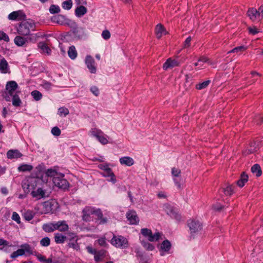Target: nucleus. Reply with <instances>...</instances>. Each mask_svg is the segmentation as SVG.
I'll list each match as a JSON object with an SVG mask.
<instances>
[{
	"label": "nucleus",
	"mask_w": 263,
	"mask_h": 263,
	"mask_svg": "<svg viewBox=\"0 0 263 263\" xmlns=\"http://www.w3.org/2000/svg\"><path fill=\"white\" fill-rule=\"evenodd\" d=\"M35 23L30 19L22 21L16 27L17 33L19 35L29 36V41L32 42H35L37 39L42 36L40 32L31 33V31L35 30Z\"/></svg>",
	"instance_id": "1"
},
{
	"label": "nucleus",
	"mask_w": 263,
	"mask_h": 263,
	"mask_svg": "<svg viewBox=\"0 0 263 263\" xmlns=\"http://www.w3.org/2000/svg\"><path fill=\"white\" fill-rule=\"evenodd\" d=\"M41 181V180L39 176L36 177H30L27 179L26 182L24 183V185H26L27 189L32 187L33 189L31 192V195L32 197L37 200L48 196V195L46 194L47 190L44 186L39 187L37 189H35V187L37 186V184Z\"/></svg>",
	"instance_id": "2"
},
{
	"label": "nucleus",
	"mask_w": 263,
	"mask_h": 263,
	"mask_svg": "<svg viewBox=\"0 0 263 263\" xmlns=\"http://www.w3.org/2000/svg\"><path fill=\"white\" fill-rule=\"evenodd\" d=\"M248 16L252 21H260L263 17V5L258 10L250 8L247 12Z\"/></svg>",
	"instance_id": "3"
},
{
	"label": "nucleus",
	"mask_w": 263,
	"mask_h": 263,
	"mask_svg": "<svg viewBox=\"0 0 263 263\" xmlns=\"http://www.w3.org/2000/svg\"><path fill=\"white\" fill-rule=\"evenodd\" d=\"M67 240L68 241V247L73 249L76 251H79L80 250V246L78 243L79 239L78 236L77 234L72 232H69L67 233Z\"/></svg>",
	"instance_id": "4"
},
{
	"label": "nucleus",
	"mask_w": 263,
	"mask_h": 263,
	"mask_svg": "<svg viewBox=\"0 0 263 263\" xmlns=\"http://www.w3.org/2000/svg\"><path fill=\"white\" fill-rule=\"evenodd\" d=\"M21 248L13 252L11 255V257L15 258L20 256H22L25 254H33L32 248L28 243H24L21 246Z\"/></svg>",
	"instance_id": "5"
},
{
	"label": "nucleus",
	"mask_w": 263,
	"mask_h": 263,
	"mask_svg": "<svg viewBox=\"0 0 263 263\" xmlns=\"http://www.w3.org/2000/svg\"><path fill=\"white\" fill-rule=\"evenodd\" d=\"M187 225L192 235L198 234L202 229V224L198 220L190 219L187 222Z\"/></svg>",
	"instance_id": "6"
},
{
	"label": "nucleus",
	"mask_w": 263,
	"mask_h": 263,
	"mask_svg": "<svg viewBox=\"0 0 263 263\" xmlns=\"http://www.w3.org/2000/svg\"><path fill=\"white\" fill-rule=\"evenodd\" d=\"M141 233L143 236L146 237L149 241H158L161 238L162 236V234L160 232H156L153 234L152 230L147 228L142 229Z\"/></svg>",
	"instance_id": "7"
},
{
	"label": "nucleus",
	"mask_w": 263,
	"mask_h": 263,
	"mask_svg": "<svg viewBox=\"0 0 263 263\" xmlns=\"http://www.w3.org/2000/svg\"><path fill=\"white\" fill-rule=\"evenodd\" d=\"M110 243L117 248L123 249L128 247L127 239L122 236H114L110 240Z\"/></svg>",
	"instance_id": "8"
},
{
	"label": "nucleus",
	"mask_w": 263,
	"mask_h": 263,
	"mask_svg": "<svg viewBox=\"0 0 263 263\" xmlns=\"http://www.w3.org/2000/svg\"><path fill=\"white\" fill-rule=\"evenodd\" d=\"M90 135L95 137L98 141L102 144L105 145L108 143L107 136L100 129L94 128H91L89 131Z\"/></svg>",
	"instance_id": "9"
},
{
	"label": "nucleus",
	"mask_w": 263,
	"mask_h": 263,
	"mask_svg": "<svg viewBox=\"0 0 263 263\" xmlns=\"http://www.w3.org/2000/svg\"><path fill=\"white\" fill-rule=\"evenodd\" d=\"M64 175L62 174H60L55 177L53 180V182L55 186L60 189H66L69 186L68 181L64 178Z\"/></svg>",
	"instance_id": "10"
},
{
	"label": "nucleus",
	"mask_w": 263,
	"mask_h": 263,
	"mask_svg": "<svg viewBox=\"0 0 263 263\" xmlns=\"http://www.w3.org/2000/svg\"><path fill=\"white\" fill-rule=\"evenodd\" d=\"M85 63L91 73H96L97 71V64L94 59L90 55H86Z\"/></svg>",
	"instance_id": "11"
},
{
	"label": "nucleus",
	"mask_w": 263,
	"mask_h": 263,
	"mask_svg": "<svg viewBox=\"0 0 263 263\" xmlns=\"http://www.w3.org/2000/svg\"><path fill=\"white\" fill-rule=\"evenodd\" d=\"M52 21L61 25H68L71 24L72 21L67 18L65 16L62 15H55L52 18Z\"/></svg>",
	"instance_id": "12"
},
{
	"label": "nucleus",
	"mask_w": 263,
	"mask_h": 263,
	"mask_svg": "<svg viewBox=\"0 0 263 263\" xmlns=\"http://www.w3.org/2000/svg\"><path fill=\"white\" fill-rule=\"evenodd\" d=\"M11 72L10 66L7 60L0 55V73L9 74Z\"/></svg>",
	"instance_id": "13"
},
{
	"label": "nucleus",
	"mask_w": 263,
	"mask_h": 263,
	"mask_svg": "<svg viewBox=\"0 0 263 263\" xmlns=\"http://www.w3.org/2000/svg\"><path fill=\"white\" fill-rule=\"evenodd\" d=\"M126 217L132 224H136L138 223L139 221L136 212L134 211H129L127 212Z\"/></svg>",
	"instance_id": "14"
},
{
	"label": "nucleus",
	"mask_w": 263,
	"mask_h": 263,
	"mask_svg": "<svg viewBox=\"0 0 263 263\" xmlns=\"http://www.w3.org/2000/svg\"><path fill=\"white\" fill-rule=\"evenodd\" d=\"M179 65V63L177 60L169 58L163 64V69L165 70H167L168 69L173 68L175 67L178 66Z\"/></svg>",
	"instance_id": "15"
},
{
	"label": "nucleus",
	"mask_w": 263,
	"mask_h": 263,
	"mask_svg": "<svg viewBox=\"0 0 263 263\" xmlns=\"http://www.w3.org/2000/svg\"><path fill=\"white\" fill-rule=\"evenodd\" d=\"M24 15L21 10L13 11L10 13L8 16V18L11 21H20L21 20Z\"/></svg>",
	"instance_id": "16"
},
{
	"label": "nucleus",
	"mask_w": 263,
	"mask_h": 263,
	"mask_svg": "<svg viewBox=\"0 0 263 263\" xmlns=\"http://www.w3.org/2000/svg\"><path fill=\"white\" fill-rule=\"evenodd\" d=\"M94 208L87 206L83 210V219L84 221H88L91 219L90 215L93 214Z\"/></svg>",
	"instance_id": "17"
},
{
	"label": "nucleus",
	"mask_w": 263,
	"mask_h": 263,
	"mask_svg": "<svg viewBox=\"0 0 263 263\" xmlns=\"http://www.w3.org/2000/svg\"><path fill=\"white\" fill-rule=\"evenodd\" d=\"M172 245L170 241L168 240H164L160 247V252L161 256L164 255L165 252H168L171 248Z\"/></svg>",
	"instance_id": "18"
},
{
	"label": "nucleus",
	"mask_w": 263,
	"mask_h": 263,
	"mask_svg": "<svg viewBox=\"0 0 263 263\" xmlns=\"http://www.w3.org/2000/svg\"><path fill=\"white\" fill-rule=\"evenodd\" d=\"M17 88L18 85L14 81L8 82L6 85V90L10 95H12Z\"/></svg>",
	"instance_id": "19"
},
{
	"label": "nucleus",
	"mask_w": 263,
	"mask_h": 263,
	"mask_svg": "<svg viewBox=\"0 0 263 263\" xmlns=\"http://www.w3.org/2000/svg\"><path fill=\"white\" fill-rule=\"evenodd\" d=\"M69 226L64 220L58 221L56 222V230H59L61 232L68 231Z\"/></svg>",
	"instance_id": "20"
},
{
	"label": "nucleus",
	"mask_w": 263,
	"mask_h": 263,
	"mask_svg": "<svg viewBox=\"0 0 263 263\" xmlns=\"http://www.w3.org/2000/svg\"><path fill=\"white\" fill-rule=\"evenodd\" d=\"M24 36L19 34L16 36L14 39L15 44L19 47L23 46L29 41L28 37L25 38Z\"/></svg>",
	"instance_id": "21"
},
{
	"label": "nucleus",
	"mask_w": 263,
	"mask_h": 263,
	"mask_svg": "<svg viewBox=\"0 0 263 263\" xmlns=\"http://www.w3.org/2000/svg\"><path fill=\"white\" fill-rule=\"evenodd\" d=\"M93 214H95L97 217V219L100 220V224H104L107 222V218L103 217V214L100 209H96L94 208Z\"/></svg>",
	"instance_id": "22"
},
{
	"label": "nucleus",
	"mask_w": 263,
	"mask_h": 263,
	"mask_svg": "<svg viewBox=\"0 0 263 263\" xmlns=\"http://www.w3.org/2000/svg\"><path fill=\"white\" fill-rule=\"evenodd\" d=\"M155 33L157 38L160 39L163 35L166 34L167 33V31L162 24H159L156 27Z\"/></svg>",
	"instance_id": "23"
},
{
	"label": "nucleus",
	"mask_w": 263,
	"mask_h": 263,
	"mask_svg": "<svg viewBox=\"0 0 263 263\" xmlns=\"http://www.w3.org/2000/svg\"><path fill=\"white\" fill-rule=\"evenodd\" d=\"M102 174L105 177H110V179L109 180V181L112 182L113 183H116V176L110 168H109L107 169V170L104 171Z\"/></svg>",
	"instance_id": "24"
},
{
	"label": "nucleus",
	"mask_w": 263,
	"mask_h": 263,
	"mask_svg": "<svg viewBox=\"0 0 263 263\" xmlns=\"http://www.w3.org/2000/svg\"><path fill=\"white\" fill-rule=\"evenodd\" d=\"M43 230L47 233L52 232L56 230V222H50L43 225Z\"/></svg>",
	"instance_id": "25"
},
{
	"label": "nucleus",
	"mask_w": 263,
	"mask_h": 263,
	"mask_svg": "<svg viewBox=\"0 0 263 263\" xmlns=\"http://www.w3.org/2000/svg\"><path fill=\"white\" fill-rule=\"evenodd\" d=\"M7 156L9 159H14L21 157L22 154L18 150L11 149L8 151Z\"/></svg>",
	"instance_id": "26"
},
{
	"label": "nucleus",
	"mask_w": 263,
	"mask_h": 263,
	"mask_svg": "<svg viewBox=\"0 0 263 263\" xmlns=\"http://www.w3.org/2000/svg\"><path fill=\"white\" fill-rule=\"evenodd\" d=\"M38 47L41 49V52L49 55L51 53V50L48 47L47 44L44 42H41L38 44Z\"/></svg>",
	"instance_id": "27"
},
{
	"label": "nucleus",
	"mask_w": 263,
	"mask_h": 263,
	"mask_svg": "<svg viewBox=\"0 0 263 263\" xmlns=\"http://www.w3.org/2000/svg\"><path fill=\"white\" fill-rule=\"evenodd\" d=\"M120 162L122 165L130 166L134 164V159L130 157H123L120 159Z\"/></svg>",
	"instance_id": "28"
},
{
	"label": "nucleus",
	"mask_w": 263,
	"mask_h": 263,
	"mask_svg": "<svg viewBox=\"0 0 263 263\" xmlns=\"http://www.w3.org/2000/svg\"><path fill=\"white\" fill-rule=\"evenodd\" d=\"M52 210L51 204L50 202H44L42 205V210L40 212L41 214H47Z\"/></svg>",
	"instance_id": "29"
},
{
	"label": "nucleus",
	"mask_w": 263,
	"mask_h": 263,
	"mask_svg": "<svg viewBox=\"0 0 263 263\" xmlns=\"http://www.w3.org/2000/svg\"><path fill=\"white\" fill-rule=\"evenodd\" d=\"M54 241L57 243H63L67 240V235H64L60 233L54 234Z\"/></svg>",
	"instance_id": "30"
},
{
	"label": "nucleus",
	"mask_w": 263,
	"mask_h": 263,
	"mask_svg": "<svg viewBox=\"0 0 263 263\" xmlns=\"http://www.w3.org/2000/svg\"><path fill=\"white\" fill-rule=\"evenodd\" d=\"M87 10L85 7L80 6L75 10V14L78 17H81L87 13Z\"/></svg>",
	"instance_id": "31"
},
{
	"label": "nucleus",
	"mask_w": 263,
	"mask_h": 263,
	"mask_svg": "<svg viewBox=\"0 0 263 263\" xmlns=\"http://www.w3.org/2000/svg\"><path fill=\"white\" fill-rule=\"evenodd\" d=\"M106 254V251L104 250H101L98 251H97L96 253L94 256L95 261L98 262L102 260L104 258H105Z\"/></svg>",
	"instance_id": "32"
},
{
	"label": "nucleus",
	"mask_w": 263,
	"mask_h": 263,
	"mask_svg": "<svg viewBox=\"0 0 263 263\" xmlns=\"http://www.w3.org/2000/svg\"><path fill=\"white\" fill-rule=\"evenodd\" d=\"M248 176L247 174H245V172H243L240 176V179H239L237 182V185L240 187H243L245 184L248 181Z\"/></svg>",
	"instance_id": "33"
},
{
	"label": "nucleus",
	"mask_w": 263,
	"mask_h": 263,
	"mask_svg": "<svg viewBox=\"0 0 263 263\" xmlns=\"http://www.w3.org/2000/svg\"><path fill=\"white\" fill-rule=\"evenodd\" d=\"M68 55L71 60H74L76 59L78 55V53L74 46L69 47L68 50Z\"/></svg>",
	"instance_id": "34"
},
{
	"label": "nucleus",
	"mask_w": 263,
	"mask_h": 263,
	"mask_svg": "<svg viewBox=\"0 0 263 263\" xmlns=\"http://www.w3.org/2000/svg\"><path fill=\"white\" fill-rule=\"evenodd\" d=\"M252 172L257 177H259L261 175V170L259 165L256 164L252 166L251 167Z\"/></svg>",
	"instance_id": "35"
},
{
	"label": "nucleus",
	"mask_w": 263,
	"mask_h": 263,
	"mask_svg": "<svg viewBox=\"0 0 263 263\" xmlns=\"http://www.w3.org/2000/svg\"><path fill=\"white\" fill-rule=\"evenodd\" d=\"M33 166L31 165L23 164L18 167V170L20 172H30Z\"/></svg>",
	"instance_id": "36"
},
{
	"label": "nucleus",
	"mask_w": 263,
	"mask_h": 263,
	"mask_svg": "<svg viewBox=\"0 0 263 263\" xmlns=\"http://www.w3.org/2000/svg\"><path fill=\"white\" fill-rule=\"evenodd\" d=\"M60 173H58L55 170L50 168L48 169L46 172V175L47 177H52V180L57 177Z\"/></svg>",
	"instance_id": "37"
},
{
	"label": "nucleus",
	"mask_w": 263,
	"mask_h": 263,
	"mask_svg": "<svg viewBox=\"0 0 263 263\" xmlns=\"http://www.w3.org/2000/svg\"><path fill=\"white\" fill-rule=\"evenodd\" d=\"M208 59L206 57L200 58L197 62L194 64L195 66H199V69H202L203 67V64L207 62Z\"/></svg>",
	"instance_id": "38"
},
{
	"label": "nucleus",
	"mask_w": 263,
	"mask_h": 263,
	"mask_svg": "<svg viewBox=\"0 0 263 263\" xmlns=\"http://www.w3.org/2000/svg\"><path fill=\"white\" fill-rule=\"evenodd\" d=\"M31 95L35 101L41 100L43 97L42 94L38 90L32 91Z\"/></svg>",
	"instance_id": "39"
},
{
	"label": "nucleus",
	"mask_w": 263,
	"mask_h": 263,
	"mask_svg": "<svg viewBox=\"0 0 263 263\" xmlns=\"http://www.w3.org/2000/svg\"><path fill=\"white\" fill-rule=\"evenodd\" d=\"M72 6V0H67L64 1L62 4V8L65 10H69Z\"/></svg>",
	"instance_id": "40"
},
{
	"label": "nucleus",
	"mask_w": 263,
	"mask_h": 263,
	"mask_svg": "<svg viewBox=\"0 0 263 263\" xmlns=\"http://www.w3.org/2000/svg\"><path fill=\"white\" fill-rule=\"evenodd\" d=\"M247 49V47L244 46H240L238 47H236L231 50V51H229L228 53H241L242 52L245 51Z\"/></svg>",
	"instance_id": "41"
},
{
	"label": "nucleus",
	"mask_w": 263,
	"mask_h": 263,
	"mask_svg": "<svg viewBox=\"0 0 263 263\" xmlns=\"http://www.w3.org/2000/svg\"><path fill=\"white\" fill-rule=\"evenodd\" d=\"M210 83V80L204 81L202 83L197 84L196 86V88L198 90L203 89L206 88L209 85Z\"/></svg>",
	"instance_id": "42"
},
{
	"label": "nucleus",
	"mask_w": 263,
	"mask_h": 263,
	"mask_svg": "<svg viewBox=\"0 0 263 263\" xmlns=\"http://www.w3.org/2000/svg\"><path fill=\"white\" fill-rule=\"evenodd\" d=\"M141 244L143 247L147 251H152L155 248L154 246L146 241H142Z\"/></svg>",
	"instance_id": "43"
},
{
	"label": "nucleus",
	"mask_w": 263,
	"mask_h": 263,
	"mask_svg": "<svg viewBox=\"0 0 263 263\" xmlns=\"http://www.w3.org/2000/svg\"><path fill=\"white\" fill-rule=\"evenodd\" d=\"M23 217L25 219L29 221L33 219L34 217V214L30 211H27L24 213Z\"/></svg>",
	"instance_id": "44"
},
{
	"label": "nucleus",
	"mask_w": 263,
	"mask_h": 263,
	"mask_svg": "<svg viewBox=\"0 0 263 263\" xmlns=\"http://www.w3.org/2000/svg\"><path fill=\"white\" fill-rule=\"evenodd\" d=\"M21 104V100L17 95H15L12 98V104L15 106H18Z\"/></svg>",
	"instance_id": "45"
},
{
	"label": "nucleus",
	"mask_w": 263,
	"mask_h": 263,
	"mask_svg": "<svg viewBox=\"0 0 263 263\" xmlns=\"http://www.w3.org/2000/svg\"><path fill=\"white\" fill-rule=\"evenodd\" d=\"M40 244L43 247H48L50 244V239L49 237H46L42 238L40 241Z\"/></svg>",
	"instance_id": "46"
},
{
	"label": "nucleus",
	"mask_w": 263,
	"mask_h": 263,
	"mask_svg": "<svg viewBox=\"0 0 263 263\" xmlns=\"http://www.w3.org/2000/svg\"><path fill=\"white\" fill-rule=\"evenodd\" d=\"M102 37L105 40H108L110 38L111 34L109 30H104L101 33Z\"/></svg>",
	"instance_id": "47"
},
{
	"label": "nucleus",
	"mask_w": 263,
	"mask_h": 263,
	"mask_svg": "<svg viewBox=\"0 0 263 263\" xmlns=\"http://www.w3.org/2000/svg\"><path fill=\"white\" fill-rule=\"evenodd\" d=\"M60 11V7L57 5H52L49 8V12L51 14L58 13Z\"/></svg>",
	"instance_id": "48"
},
{
	"label": "nucleus",
	"mask_w": 263,
	"mask_h": 263,
	"mask_svg": "<svg viewBox=\"0 0 263 263\" xmlns=\"http://www.w3.org/2000/svg\"><path fill=\"white\" fill-rule=\"evenodd\" d=\"M0 41L8 42L10 41L9 36L4 31L0 30Z\"/></svg>",
	"instance_id": "49"
},
{
	"label": "nucleus",
	"mask_w": 263,
	"mask_h": 263,
	"mask_svg": "<svg viewBox=\"0 0 263 263\" xmlns=\"http://www.w3.org/2000/svg\"><path fill=\"white\" fill-rule=\"evenodd\" d=\"M58 114L59 115H67L69 114V110L65 107H61L59 108Z\"/></svg>",
	"instance_id": "50"
},
{
	"label": "nucleus",
	"mask_w": 263,
	"mask_h": 263,
	"mask_svg": "<svg viewBox=\"0 0 263 263\" xmlns=\"http://www.w3.org/2000/svg\"><path fill=\"white\" fill-rule=\"evenodd\" d=\"M223 192L226 195H231L233 192V189L232 185H229L223 189Z\"/></svg>",
	"instance_id": "51"
},
{
	"label": "nucleus",
	"mask_w": 263,
	"mask_h": 263,
	"mask_svg": "<svg viewBox=\"0 0 263 263\" xmlns=\"http://www.w3.org/2000/svg\"><path fill=\"white\" fill-rule=\"evenodd\" d=\"M97 241L100 246L106 247L108 245L106 241L105 237H101L98 239Z\"/></svg>",
	"instance_id": "52"
},
{
	"label": "nucleus",
	"mask_w": 263,
	"mask_h": 263,
	"mask_svg": "<svg viewBox=\"0 0 263 263\" xmlns=\"http://www.w3.org/2000/svg\"><path fill=\"white\" fill-rule=\"evenodd\" d=\"M51 133L55 136H59L61 134V130L58 127H54L51 129Z\"/></svg>",
	"instance_id": "53"
},
{
	"label": "nucleus",
	"mask_w": 263,
	"mask_h": 263,
	"mask_svg": "<svg viewBox=\"0 0 263 263\" xmlns=\"http://www.w3.org/2000/svg\"><path fill=\"white\" fill-rule=\"evenodd\" d=\"M12 219L15 221L17 223H20V217L19 215L15 212H14L12 214Z\"/></svg>",
	"instance_id": "54"
},
{
	"label": "nucleus",
	"mask_w": 263,
	"mask_h": 263,
	"mask_svg": "<svg viewBox=\"0 0 263 263\" xmlns=\"http://www.w3.org/2000/svg\"><path fill=\"white\" fill-rule=\"evenodd\" d=\"M191 40L192 38L191 36L187 37L183 43V47L184 48L189 47L191 45Z\"/></svg>",
	"instance_id": "55"
},
{
	"label": "nucleus",
	"mask_w": 263,
	"mask_h": 263,
	"mask_svg": "<svg viewBox=\"0 0 263 263\" xmlns=\"http://www.w3.org/2000/svg\"><path fill=\"white\" fill-rule=\"evenodd\" d=\"M181 173V171L175 167L172 168V174L175 177H178Z\"/></svg>",
	"instance_id": "56"
},
{
	"label": "nucleus",
	"mask_w": 263,
	"mask_h": 263,
	"mask_svg": "<svg viewBox=\"0 0 263 263\" xmlns=\"http://www.w3.org/2000/svg\"><path fill=\"white\" fill-rule=\"evenodd\" d=\"M185 82L186 84L190 85L192 83V76L191 74H186L185 76Z\"/></svg>",
	"instance_id": "57"
},
{
	"label": "nucleus",
	"mask_w": 263,
	"mask_h": 263,
	"mask_svg": "<svg viewBox=\"0 0 263 263\" xmlns=\"http://www.w3.org/2000/svg\"><path fill=\"white\" fill-rule=\"evenodd\" d=\"M42 87L47 90H49L51 89V83L45 82L42 85Z\"/></svg>",
	"instance_id": "58"
},
{
	"label": "nucleus",
	"mask_w": 263,
	"mask_h": 263,
	"mask_svg": "<svg viewBox=\"0 0 263 263\" xmlns=\"http://www.w3.org/2000/svg\"><path fill=\"white\" fill-rule=\"evenodd\" d=\"M248 29L249 33L253 35L256 34L259 32V30L255 27H249Z\"/></svg>",
	"instance_id": "59"
},
{
	"label": "nucleus",
	"mask_w": 263,
	"mask_h": 263,
	"mask_svg": "<svg viewBox=\"0 0 263 263\" xmlns=\"http://www.w3.org/2000/svg\"><path fill=\"white\" fill-rule=\"evenodd\" d=\"M212 208L215 211H219L222 209L223 206L219 203H216L213 205Z\"/></svg>",
	"instance_id": "60"
},
{
	"label": "nucleus",
	"mask_w": 263,
	"mask_h": 263,
	"mask_svg": "<svg viewBox=\"0 0 263 263\" xmlns=\"http://www.w3.org/2000/svg\"><path fill=\"white\" fill-rule=\"evenodd\" d=\"M90 90L91 92L96 96H98L99 94V89L96 86L91 87Z\"/></svg>",
	"instance_id": "61"
},
{
	"label": "nucleus",
	"mask_w": 263,
	"mask_h": 263,
	"mask_svg": "<svg viewBox=\"0 0 263 263\" xmlns=\"http://www.w3.org/2000/svg\"><path fill=\"white\" fill-rule=\"evenodd\" d=\"M86 249H87V251L89 253L94 254V255H95V254L97 252L96 250L95 249H93L91 246H87Z\"/></svg>",
	"instance_id": "62"
},
{
	"label": "nucleus",
	"mask_w": 263,
	"mask_h": 263,
	"mask_svg": "<svg viewBox=\"0 0 263 263\" xmlns=\"http://www.w3.org/2000/svg\"><path fill=\"white\" fill-rule=\"evenodd\" d=\"M75 2L78 5L83 6L86 4V0H75Z\"/></svg>",
	"instance_id": "63"
},
{
	"label": "nucleus",
	"mask_w": 263,
	"mask_h": 263,
	"mask_svg": "<svg viewBox=\"0 0 263 263\" xmlns=\"http://www.w3.org/2000/svg\"><path fill=\"white\" fill-rule=\"evenodd\" d=\"M98 167L101 170H103V172L109 168L107 165L104 164H101L99 165Z\"/></svg>",
	"instance_id": "64"
}]
</instances>
